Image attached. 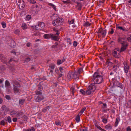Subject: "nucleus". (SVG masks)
<instances>
[{"mask_svg": "<svg viewBox=\"0 0 131 131\" xmlns=\"http://www.w3.org/2000/svg\"><path fill=\"white\" fill-rule=\"evenodd\" d=\"M127 41L126 38L125 37H120L118 38V42L122 45L120 52L124 51L127 48L128 46V43L126 42Z\"/></svg>", "mask_w": 131, "mask_h": 131, "instance_id": "1", "label": "nucleus"}, {"mask_svg": "<svg viewBox=\"0 0 131 131\" xmlns=\"http://www.w3.org/2000/svg\"><path fill=\"white\" fill-rule=\"evenodd\" d=\"M98 87L96 84H93L90 85L86 91V94L89 95L92 94L95 90L99 89Z\"/></svg>", "mask_w": 131, "mask_h": 131, "instance_id": "2", "label": "nucleus"}, {"mask_svg": "<svg viewBox=\"0 0 131 131\" xmlns=\"http://www.w3.org/2000/svg\"><path fill=\"white\" fill-rule=\"evenodd\" d=\"M93 78L94 82L97 84L101 83L103 80V77L100 74H93Z\"/></svg>", "mask_w": 131, "mask_h": 131, "instance_id": "3", "label": "nucleus"}, {"mask_svg": "<svg viewBox=\"0 0 131 131\" xmlns=\"http://www.w3.org/2000/svg\"><path fill=\"white\" fill-rule=\"evenodd\" d=\"M98 36L100 37L102 36V37H104L106 33V30H103L102 28H100L97 32Z\"/></svg>", "mask_w": 131, "mask_h": 131, "instance_id": "4", "label": "nucleus"}, {"mask_svg": "<svg viewBox=\"0 0 131 131\" xmlns=\"http://www.w3.org/2000/svg\"><path fill=\"white\" fill-rule=\"evenodd\" d=\"M62 23V19L59 18H58L56 20H54L52 22V23L53 25L55 26H59L60 25H61Z\"/></svg>", "mask_w": 131, "mask_h": 131, "instance_id": "5", "label": "nucleus"}, {"mask_svg": "<svg viewBox=\"0 0 131 131\" xmlns=\"http://www.w3.org/2000/svg\"><path fill=\"white\" fill-rule=\"evenodd\" d=\"M43 37L45 38L46 39L49 38L51 37L53 39L56 41L58 39V37L54 36L53 34H46L44 35Z\"/></svg>", "mask_w": 131, "mask_h": 131, "instance_id": "6", "label": "nucleus"}, {"mask_svg": "<svg viewBox=\"0 0 131 131\" xmlns=\"http://www.w3.org/2000/svg\"><path fill=\"white\" fill-rule=\"evenodd\" d=\"M45 26L44 23L42 22H39L35 26V29L37 30H40L42 29Z\"/></svg>", "mask_w": 131, "mask_h": 131, "instance_id": "7", "label": "nucleus"}, {"mask_svg": "<svg viewBox=\"0 0 131 131\" xmlns=\"http://www.w3.org/2000/svg\"><path fill=\"white\" fill-rule=\"evenodd\" d=\"M119 52H121L120 51L115 49L113 51V55L115 58H118L120 57Z\"/></svg>", "mask_w": 131, "mask_h": 131, "instance_id": "8", "label": "nucleus"}, {"mask_svg": "<svg viewBox=\"0 0 131 131\" xmlns=\"http://www.w3.org/2000/svg\"><path fill=\"white\" fill-rule=\"evenodd\" d=\"M0 59L2 62L4 63H6L7 62V58L2 54H0Z\"/></svg>", "mask_w": 131, "mask_h": 131, "instance_id": "9", "label": "nucleus"}, {"mask_svg": "<svg viewBox=\"0 0 131 131\" xmlns=\"http://www.w3.org/2000/svg\"><path fill=\"white\" fill-rule=\"evenodd\" d=\"M18 86H14L13 88V91L14 93L15 94L20 92V89L18 88Z\"/></svg>", "mask_w": 131, "mask_h": 131, "instance_id": "10", "label": "nucleus"}, {"mask_svg": "<svg viewBox=\"0 0 131 131\" xmlns=\"http://www.w3.org/2000/svg\"><path fill=\"white\" fill-rule=\"evenodd\" d=\"M43 99L44 97L43 96H38L36 98L35 101L36 102H39Z\"/></svg>", "mask_w": 131, "mask_h": 131, "instance_id": "11", "label": "nucleus"}, {"mask_svg": "<svg viewBox=\"0 0 131 131\" xmlns=\"http://www.w3.org/2000/svg\"><path fill=\"white\" fill-rule=\"evenodd\" d=\"M13 86H18L20 87V85L15 80H13Z\"/></svg>", "mask_w": 131, "mask_h": 131, "instance_id": "12", "label": "nucleus"}, {"mask_svg": "<svg viewBox=\"0 0 131 131\" xmlns=\"http://www.w3.org/2000/svg\"><path fill=\"white\" fill-rule=\"evenodd\" d=\"M55 66V65L53 63L50 64L48 66V67H49L51 69H54Z\"/></svg>", "mask_w": 131, "mask_h": 131, "instance_id": "13", "label": "nucleus"}, {"mask_svg": "<svg viewBox=\"0 0 131 131\" xmlns=\"http://www.w3.org/2000/svg\"><path fill=\"white\" fill-rule=\"evenodd\" d=\"M77 5L78 9V10H81L82 6V4L80 3L77 2Z\"/></svg>", "mask_w": 131, "mask_h": 131, "instance_id": "14", "label": "nucleus"}, {"mask_svg": "<svg viewBox=\"0 0 131 131\" xmlns=\"http://www.w3.org/2000/svg\"><path fill=\"white\" fill-rule=\"evenodd\" d=\"M105 128L106 130L111 129H112V127L110 125L108 124L105 126Z\"/></svg>", "mask_w": 131, "mask_h": 131, "instance_id": "15", "label": "nucleus"}, {"mask_svg": "<svg viewBox=\"0 0 131 131\" xmlns=\"http://www.w3.org/2000/svg\"><path fill=\"white\" fill-rule=\"evenodd\" d=\"M81 115L78 114L76 116L75 119L77 122H79L80 120V116Z\"/></svg>", "mask_w": 131, "mask_h": 131, "instance_id": "16", "label": "nucleus"}, {"mask_svg": "<svg viewBox=\"0 0 131 131\" xmlns=\"http://www.w3.org/2000/svg\"><path fill=\"white\" fill-rule=\"evenodd\" d=\"M16 111H12L10 112V114L12 115V117L16 116Z\"/></svg>", "mask_w": 131, "mask_h": 131, "instance_id": "17", "label": "nucleus"}, {"mask_svg": "<svg viewBox=\"0 0 131 131\" xmlns=\"http://www.w3.org/2000/svg\"><path fill=\"white\" fill-rule=\"evenodd\" d=\"M73 75H76L77 74H67V77L68 79H70L73 78Z\"/></svg>", "mask_w": 131, "mask_h": 131, "instance_id": "18", "label": "nucleus"}, {"mask_svg": "<svg viewBox=\"0 0 131 131\" xmlns=\"http://www.w3.org/2000/svg\"><path fill=\"white\" fill-rule=\"evenodd\" d=\"M11 42L10 43V46L12 47H14L15 46V43L14 41L12 40H11Z\"/></svg>", "mask_w": 131, "mask_h": 131, "instance_id": "19", "label": "nucleus"}, {"mask_svg": "<svg viewBox=\"0 0 131 131\" xmlns=\"http://www.w3.org/2000/svg\"><path fill=\"white\" fill-rule=\"evenodd\" d=\"M101 119L102 120V121L104 124H106L107 122V119L105 118L104 117H102Z\"/></svg>", "mask_w": 131, "mask_h": 131, "instance_id": "20", "label": "nucleus"}, {"mask_svg": "<svg viewBox=\"0 0 131 131\" xmlns=\"http://www.w3.org/2000/svg\"><path fill=\"white\" fill-rule=\"evenodd\" d=\"M65 60L64 59L62 60V61L60 60H58L57 61V63L58 65H59L61 64L63 62H64Z\"/></svg>", "mask_w": 131, "mask_h": 131, "instance_id": "21", "label": "nucleus"}, {"mask_svg": "<svg viewBox=\"0 0 131 131\" xmlns=\"http://www.w3.org/2000/svg\"><path fill=\"white\" fill-rule=\"evenodd\" d=\"M120 119L119 118H116V121L115 123V126L116 127L118 125Z\"/></svg>", "mask_w": 131, "mask_h": 131, "instance_id": "22", "label": "nucleus"}, {"mask_svg": "<svg viewBox=\"0 0 131 131\" xmlns=\"http://www.w3.org/2000/svg\"><path fill=\"white\" fill-rule=\"evenodd\" d=\"M25 101V100L24 99H20L19 100V103L21 105H23L24 102Z\"/></svg>", "mask_w": 131, "mask_h": 131, "instance_id": "23", "label": "nucleus"}, {"mask_svg": "<svg viewBox=\"0 0 131 131\" xmlns=\"http://www.w3.org/2000/svg\"><path fill=\"white\" fill-rule=\"evenodd\" d=\"M50 108L49 106H48L44 108L42 110V112H45L47 111L48 109Z\"/></svg>", "mask_w": 131, "mask_h": 131, "instance_id": "24", "label": "nucleus"}, {"mask_svg": "<svg viewBox=\"0 0 131 131\" xmlns=\"http://www.w3.org/2000/svg\"><path fill=\"white\" fill-rule=\"evenodd\" d=\"M10 85L9 82L7 80H6L5 82V86L6 87H9Z\"/></svg>", "mask_w": 131, "mask_h": 131, "instance_id": "25", "label": "nucleus"}, {"mask_svg": "<svg viewBox=\"0 0 131 131\" xmlns=\"http://www.w3.org/2000/svg\"><path fill=\"white\" fill-rule=\"evenodd\" d=\"M21 27L22 29L25 30L27 28V25L26 24L23 23L22 24Z\"/></svg>", "mask_w": 131, "mask_h": 131, "instance_id": "26", "label": "nucleus"}, {"mask_svg": "<svg viewBox=\"0 0 131 131\" xmlns=\"http://www.w3.org/2000/svg\"><path fill=\"white\" fill-rule=\"evenodd\" d=\"M59 70L60 72L62 73H64L65 72V70L63 68H62L61 67H60L59 68Z\"/></svg>", "mask_w": 131, "mask_h": 131, "instance_id": "27", "label": "nucleus"}, {"mask_svg": "<svg viewBox=\"0 0 131 131\" xmlns=\"http://www.w3.org/2000/svg\"><path fill=\"white\" fill-rule=\"evenodd\" d=\"M86 108L85 107H83V108H82L80 112L79 113V115H81L83 113L84 111L86 109Z\"/></svg>", "mask_w": 131, "mask_h": 131, "instance_id": "28", "label": "nucleus"}, {"mask_svg": "<svg viewBox=\"0 0 131 131\" xmlns=\"http://www.w3.org/2000/svg\"><path fill=\"white\" fill-rule=\"evenodd\" d=\"M79 78V74H77L76 75H73V78L76 80L78 79Z\"/></svg>", "mask_w": 131, "mask_h": 131, "instance_id": "29", "label": "nucleus"}, {"mask_svg": "<svg viewBox=\"0 0 131 131\" xmlns=\"http://www.w3.org/2000/svg\"><path fill=\"white\" fill-rule=\"evenodd\" d=\"M106 64H108V65H111L113 64V63L111 62L109 59H108L107 61Z\"/></svg>", "mask_w": 131, "mask_h": 131, "instance_id": "30", "label": "nucleus"}, {"mask_svg": "<svg viewBox=\"0 0 131 131\" xmlns=\"http://www.w3.org/2000/svg\"><path fill=\"white\" fill-rule=\"evenodd\" d=\"M80 92L83 95H85V94H86V91H85L83 89H81L80 90Z\"/></svg>", "mask_w": 131, "mask_h": 131, "instance_id": "31", "label": "nucleus"}, {"mask_svg": "<svg viewBox=\"0 0 131 131\" xmlns=\"http://www.w3.org/2000/svg\"><path fill=\"white\" fill-rule=\"evenodd\" d=\"M91 25V24L89 23L88 21L86 22L84 24V26H90Z\"/></svg>", "mask_w": 131, "mask_h": 131, "instance_id": "32", "label": "nucleus"}, {"mask_svg": "<svg viewBox=\"0 0 131 131\" xmlns=\"http://www.w3.org/2000/svg\"><path fill=\"white\" fill-rule=\"evenodd\" d=\"M18 6L19 8L21 9H23L25 7L24 4H23L22 5L18 4Z\"/></svg>", "mask_w": 131, "mask_h": 131, "instance_id": "33", "label": "nucleus"}, {"mask_svg": "<svg viewBox=\"0 0 131 131\" xmlns=\"http://www.w3.org/2000/svg\"><path fill=\"white\" fill-rule=\"evenodd\" d=\"M24 4V1L23 0H19L18 1V4L22 5L23 4Z\"/></svg>", "mask_w": 131, "mask_h": 131, "instance_id": "34", "label": "nucleus"}, {"mask_svg": "<svg viewBox=\"0 0 131 131\" xmlns=\"http://www.w3.org/2000/svg\"><path fill=\"white\" fill-rule=\"evenodd\" d=\"M83 69L82 68H80L78 71V73L79 74L81 73H83Z\"/></svg>", "mask_w": 131, "mask_h": 131, "instance_id": "35", "label": "nucleus"}, {"mask_svg": "<svg viewBox=\"0 0 131 131\" xmlns=\"http://www.w3.org/2000/svg\"><path fill=\"white\" fill-rule=\"evenodd\" d=\"M7 121L9 123L12 122L11 118L10 116H8L7 117Z\"/></svg>", "mask_w": 131, "mask_h": 131, "instance_id": "36", "label": "nucleus"}, {"mask_svg": "<svg viewBox=\"0 0 131 131\" xmlns=\"http://www.w3.org/2000/svg\"><path fill=\"white\" fill-rule=\"evenodd\" d=\"M128 66L127 67H126V66L124 67V69L125 73H127L128 72Z\"/></svg>", "mask_w": 131, "mask_h": 131, "instance_id": "37", "label": "nucleus"}, {"mask_svg": "<svg viewBox=\"0 0 131 131\" xmlns=\"http://www.w3.org/2000/svg\"><path fill=\"white\" fill-rule=\"evenodd\" d=\"M21 112H16V116L17 117L21 115Z\"/></svg>", "mask_w": 131, "mask_h": 131, "instance_id": "38", "label": "nucleus"}, {"mask_svg": "<svg viewBox=\"0 0 131 131\" xmlns=\"http://www.w3.org/2000/svg\"><path fill=\"white\" fill-rule=\"evenodd\" d=\"M49 5L51 6L55 10H56V7L54 5L52 4L51 3H50L49 4Z\"/></svg>", "mask_w": 131, "mask_h": 131, "instance_id": "39", "label": "nucleus"}, {"mask_svg": "<svg viewBox=\"0 0 131 131\" xmlns=\"http://www.w3.org/2000/svg\"><path fill=\"white\" fill-rule=\"evenodd\" d=\"M39 35V34L38 32H35L32 35V36L34 37L36 36H38Z\"/></svg>", "mask_w": 131, "mask_h": 131, "instance_id": "40", "label": "nucleus"}, {"mask_svg": "<svg viewBox=\"0 0 131 131\" xmlns=\"http://www.w3.org/2000/svg\"><path fill=\"white\" fill-rule=\"evenodd\" d=\"M31 16L30 15H27L26 17V19L27 20H29L31 19Z\"/></svg>", "mask_w": 131, "mask_h": 131, "instance_id": "41", "label": "nucleus"}, {"mask_svg": "<svg viewBox=\"0 0 131 131\" xmlns=\"http://www.w3.org/2000/svg\"><path fill=\"white\" fill-rule=\"evenodd\" d=\"M55 124L57 125H60L61 123L59 121H56Z\"/></svg>", "mask_w": 131, "mask_h": 131, "instance_id": "42", "label": "nucleus"}, {"mask_svg": "<svg viewBox=\"0 0 131 131\" xmlns=\"http://www.w3.org/2000/svg\"><path fill=\"white\" fill-rule=\"evenodd\" d=\"M117 28L118 29H120L121 30H123L125 31H126L127 30H126V29H125L124 28H123V27H122L118 26L117 27Z\"/></svg>", "mask_w": 131, "mask_h": 131, "instance_id": "43", "label": "nucleus"}, {"mask_svg": "<svg viewBox=\"0 0 131 131\" xmlns=\"http://www.w3.org/2000/svg\"><path fill=\"white\" fill-rule=\"evenodd\" d=\"M36 93L37 95H41L42 94V93L41 92L38 91H36Z\"/></svg>", "mask_w": 131, "mask_h": 131, "instance_id": "44", "label": "nucleus"}, {"mask_svg": "<svg viewBox=\"0 0 131 131\" xmlns=\"http://www.w3.org/2000/svg\"><path fill=\"white\" fill-rule=\"evenodd\" d=\"M0 124L1 125H5V122L4 120H2Z\"/></svg>", "mask_w": 131, "mask_h": 131, "instance_id": "45", "label": "nucleus"}, {"mask_svg": "<svg viewBox=\"0 0 131 131\" xmlns=\"http://www.w3.org/2000/svg\"><path fill=\"white\" fill-rule=\"evenodd\" d=\"M19 32L20 31L19 30L17 29L15 31V33L16 34L19 35Z\"/></svg>", "mask_w": 131, "mask_h": 131, "instance_id": "46", "label": "nucleus"}, {"mask_svg": "<svg viewBox=\"0 0 131 131\" xmlns=\"http://www.w3.org/2000/svg\"><path fill=\"white\" fill-rule=\"evenodd\" d=\"M67 41L68 43L69 44L71 45V42L70 38H68L67 40Z\"/></svg>", "mask_w": 131, "mask_h": 131, "instance_id": "47", "label": "nucleus"}, {"mask_svg": "<svg viewBox=\"0 0 131 131\" xmlns=\"http://www.w3.org/2000/svg\"><path fill=\"white\" fill-rule=\"evenodd\" d=\"M77 43L75 41H74L73 43V45L74 47H76L77 45Z\"/></svg>", "mask_w": 131, "mask_h": 131, "instance_id": "48", "label": "nucleus"}, {"mask_svg": "<svg viewBox=\"0 0 131 131\" xmlns=\"http://www.w3.org/2000/svg\"><path fill=\"white\" fill-rule=\"evenodd\" d=\"M111 31H109L108 32V33H110L111 34H113L114 32V30L113 28H111Z\"/></svg>", "mask_w": 131, "mask_h": 131, "instance_id": "49", "label": "nucleus"}, {"mask_svg": "<svg viewBox=\"0 0 131 131\" xmlns=\"http://www.w3.org/2000/svg\"><path fill=\"white\" fill-rule=\"evenodd\" d=\"M6 98L8 100H10V97L9 95H6L5 96Z\"/></svg>", "mask_w": 131, "mask_h": 131, "instance_id": "50", "label": "nucleus"}, {"mask_svg": "<svg viewBox=\"0 0 131 131\" xmlns=\"http://www.w3.org/2000/svg\"><path fill=\"white\" fill-rule=\"evenodd\" d=\"M2 25L3 28H5L6 27V25L5 23H2Z\"/></svg>", "mask_w": 131, "mask_h": 131, "instance_id": "51", "label": "nucleus"}, {"mask_svg": "<svg viewBox=\"0 0 131 131\" xmlns=\"http://www.w3.org/2000/svg\"><path fill=\"white\" fill-rule=\"evenodd\" d=\"M95 127L101 130L102 128L99 126L98 125H96Z\"/></svg>", "mask_w": 131, "mask_h": 131, "instance_id": "52", "label": "nucleus"}, {"mask_svg": "<svg viewBox=\"0 0 131 131\" xmlns=\"http://www.w3.org/2000/svg\"><path fill=\"white\" fill-rule=\"evenodd\" d=\"M126 130L127 131H131V128L129 126H128L127 127Z\"/></svg>", "mask_w": 131, "mask_h": 131, "instance_id": "53", "label": "nucleus"}, {"mask_svg": "<svg viewBox=\"0 0 131 131\" xmlns=\"http://www.w3.org/2000/svg\"><path fill=\"white\" fill-rule=\"evenodd\" d=\"M68 22H69V24H72L74 22V19H72L71 21H68Z\"/></svg>", "mask_w": 131, "mask_h": 131, "instance_id": "54", "label": "nucleus"}, {"mask_svg": "<svg viewBox=\"0 0 131 131\" xmlns=\"http://www.w3.org/2000/svg\"><path fill=\"white\" fill-rule=\"evenodd\" d=\"M30 59L29 58H26L25 61L26 62H29L30 60Z\"/></svg>", "mask_w": 131, "mask_h": 131, "instance_id": "55", "label": "nucleus"}, {"mask_svg": "<svg viewBox=\"0 0 131 131\" xmlns=\"http://www.w3.org/2000/svg\"><path fill=\"white\" fill-rule=\"evenodd\" d=\"M12 90L8 89L7 90V92H8V93H11L12 92Z\"/></svg>", "mask_w": 131, "mask_h": 131, "instance_id": "56", "label": "nucleus"}, {"mask_svg": "<svg viewBox=\"0 0 131 131\" xmlns=\"http://www.w3.org/2000/svg\"><path fill=\"white\" fill-rule=\"evenodd\" d=\"M30 3L32 4H34L36 3V2L33 0H30Z\"/></svg>", "mask_w": 131, "mask_h": 131, "instance_id": "57", "label": "nucleus"}, {"mask_svg": "<svg viewBox=\"0 0 131 131\" xmlns=\"http://www.w3.org/2000/svg\"><path fill=\"white\" fill-rule=\"evenodd\" d=\"M127 40H128V41H129L131 40V35H130L129 37H128L127 39Z\"/></svg>", "mask_w": 131, "mask_h": 131, "instance_id": "58", "label": "nucleus"}, {"mask_svg": "<svg viewBox=\"0 0 131 131\" xmlns=\"http://www.w3.org/2000/svg\"><path fill=\"white\" fill-rule=\"evenodd\" d=\"M11 53H13V54H14L15 55H16V52L14 50H12L11 51Z\"/></svg>", "mask_w": 131, "mask_h": 131, "instance_id": "59", "label": "nucleus"}, {"mask_svg": "<svg viewBox=\"0 0 131 131\" xmlns=\"http://www.w3.org/2000/svg\"><path fill=\"white\" fill-rule=\"evenodd\" d=\"M13 121L14 122H16L17 121V119L16 118H14L13 119Z\"/></svg>", "mask_w": 131, "mask_h": 131, "instance_id": "60", "label": "nucleus"}, {"mask_svg": "<svg viewBox=\"0 0 131 131\" xmlns=\"http://www.w3.org/2000/svg\"><path fill=\"white\" fill-rule=\"evenodd\" d=\"M63 2L65 3L68 4L70 3L69 1H63Z\"/></svg>", "mask_w": 131, "mask_h": 131, "instance_id": "61", "label": "nucleus"}, {"mask_svg": "<svg viewBox=\"0 0 131 131\" xmlns=\"http://www.w3.org/2000/svg\"><path fill=\"white\" fill-rule=\"evenodd\" d=\"M12 61H15L14 60H13L12 58L10 59L9 61L8 62V63H10Z\"/></svg>", "mask_w": 131, "mask_h": 131, "instance_id": "62", "label": "nucleus"}, {"mask_svg": "<svg viewBox=\"0 0 131 131\" xmlns=\"http://www.w3.org/2000/svg\"><path fill=\"white\" fill-rule=\"evenodd\" d=\"M30 129H31V131H35L34 128L33 127H31Z\"/></svg>", "mask_w": 131, "mask_h": 131, "instance_id": "63", "label": "nucleus"}, {"mask_svg": "<svg viewBox=\"0 0 131 131\" xmlns=\"http://www.w3.org/2000/svg\"><path fill=\"white\" fill-rule=\"evenodd\" d=\"M81 131H87L85 129L82 128L81 129Z\"/></svg>", "mask_w": 131, "mask_h": 131, "instance_id": "64", "label": "nucleus"}]
</instances>
